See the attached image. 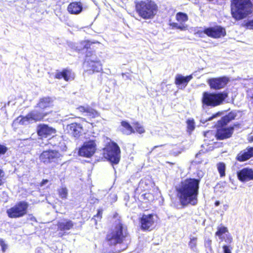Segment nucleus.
Segmentation results:
<instances>
[{
    "mask_svg": "<svg viewBox=\"0 0 253 253\" xmlns=\"http://www.w3.org/2000/svg\"><path fill=\"white\" fill-rule=\"evenodd\" d=\"M200 183V179L187 178L176 188L177 197L183 207L197 204Z\"/></svg>",
    "mask_w": 253,
    "mask_h": 253,
    "instance_id": "obj_1",
    "label": "nucleus"
},
{
    "mask_svg": "<svg viewBox=\"0 0 253 253\" xmlns=\"http://www.w3.org/2000/svg\"><path fill=\"white\" fill-rule=\"evenodd\" d=\"M128 237L127 227L119 219L118 222L107 232L104 242L111 249L112 253H120L124 249H116L115 247L123 244Z\"/></svg>",
    "mask_w": 253,
    "mask_h": 253,
    "instance_id": "obj_2",
    "label": "nucleus"
},
{
    "mask_svg": "<svg viewBox=\"0 0 253 253\" xmlns=\"http://www.w3.org/2000/svg\"><path fill=\"white\" fill-rule=\"evenodd\" d=\"M95 43L89 41H84L81 42V49H86L83 66L85 68L84 71L88 74H92L96 72H99L102 70V65L100 61L97 59L94 52L88 51L91 45Z\"/></svg>",
    "mask_w": 253,
    "mask_h": 253,
    "instance_id": "obj_3",
    "label": "nucleus"
},
{
    "mask_svg": "<svg viewBox=\"0 0 253 253\" xmlns=\"http://www.w3.org/2000/svg\"><path fill=\"white\" fill-rule=\"evenodd\" d=\"M134 4L135 11L144 20L153 19L158 11V6L153 0L136 1Z\"/></svg>",
    "mask_w": 253,
    "mask_h": 253,
    "instance_id": "obj_4",
    "label": "nucleus"
},
{
    "mask_svg": "<svg viewBox=\"0 0 253 253\" xmlns=\"http://www.w3.org/2000/svg\"><path fill=\"white\" fill-rule=\"evenodd\" d=\"M230 7L232 17L240 20L253 12V4L251 0H231Z\"/></svg>",
    "mask_w": 253,
    "mask_h": 253,
    "instance_id": "obj_5",
    "label": "nucleus"
},
{
    "mask_svg": "<svg viewBox=\"0 0 253 253\" xmlns=\"http://www.w3.org/2000/svg\"><path fill=\"white\" fill-rule=\"evenodd\" d=\"M226 92H210L205 91L202 94L201 102L203 107H214L221 105L227 97Z\"/></svg>",
    "mask_w": 253,
    "mask_h": 253,
    "instance_id": "obj_6",
    "label": "nucleus"
},
{
    "mask_svg": "<svg viewBox=\"0 0 253 253\" xmlns=\"http://www.w3.org/2000/svg\"><path fill=\"white\" fill-rule=\"evenodd\" d=\"M62 157V155L58 150L49 149L43 150L40 154L39 160L44 165L51 164L56 166L61 164Z\"/></svg>",
    "mask_w": 253,
    "mask_h": 253,
    "instance_id": "obj_7",
    "label": "nucleus"
},
{
    "mask_svg": "<svg viewBox=\"0 0 253 253\" xmlns=\"http://www.w3.org/2000/svg\"><path fill=\"white\" fill-rule=\"evenodd\" d=\"M104 156L112 165L118 164L121 158V150L118 145L114 141L107 143L103 149Z\"/></svg>",
    "mask_w": 253,
    "mask_h": 253,
    "instance_id": "obj_8",
    "label": "nucleus"
},
{
    "mask_svg": "<svg viewBox=\"0 0 253 253\" xmlns=\"http://www.w3.org/2000/svg\"><path fill=\"white\" fill-rule=\"evenodd\" d=\"M52 112L42 111L39 109H36L29 112L25 117L19 116L17 118L19 120V124L24 125L29 124L30 122H40L43 120L44 118Z\"/></svg>",
    "mask_w": 253,
    "mask_h": 253,
    "instance_id": "obj_9",
    "label": "nucleus"
},
{
    "mask_svg": "<svg viewBox=\"0 0 253 253\" xmlns=\"http://www.w3.org/2000/svg\"><path fill=\"white\" fill-rule=\"evenodd\" d=\"M153 183L149 179L141 181L138 186L137 190L145 192L142 194L141 197L145 202H151L155 200Z\"/></svg>",
    "mask_w": 253,
    "mask_h": 253,
    "instance_id": "obj_10",
    "label": "nucleus"
},
{
    "mask_svg": "<svg viewBox=\"0 0 253 253\" xmlns=\"http://www.w3.org/2000/svg\"><path fill=\"white\" fill-rule=\"evenodd\" d=\"M226 126L222 125L219 120L217 122L215 132V137L217 140H224L231 137L234 132V126L238 127L239 124H235L233 126L228 127H226Z\"/></svg>",
    "mask_w": 253,
    "mask_h": 253,
    "instance_id": "obj_11",
    "label": "nucleus"
},
{
    "mask_svg": "<svg viewBox=\"0 0 253 253\" xmlns=\"http://www.w3.org/2000/svg\"><path fill=\"white\" fill-rule=\"evenodd\" d=\"M96 150L95 141L93 140L85 142L79 150V155L81 156L90 158Z\"/></svg>",
    "mask_w": 253,
    "mask_h": 253,
    "instance_id": "obj_12",
    "label": "nucleus"
},
{
    "mask_svg": "<svg viewBox=\"0 0 253 253\" xmlns=\"http://www.w3.org/2000/svg\"><path fill=\"white\" fill-rule=\"evenodd\" d=\"M155 220L154 214H143L139 219L140 227L143 231H151L154 225Z\"/></svg>",
    "mask_w": 253,
    "mask_h": 253,
    "instance_id": "obj_13",
    "label": "nucleus"
},
{
    "mask_svg": "<svg viewBox=\"0 0 253 253\" xmlns=\"http://www.w3.org/2000/svg\"><path fill=\"white\" fill-rule=\"evenodd\" d=\"M175 19L179 24L176 22L170 23L169 25L172 29H178L181 31L187 30V26L183 24L188 20V16L186 13L182 12H177L175 15Z\"/></svg>",
    "mask_w": 253,
    "mask_h": 253,
    "instance_id": "obj_14",
    "label": "nucleus"
},
{
    "mask_svg": "<svg viewBox=\"0 0 253 253\" xmlns=\"http://www.w3.org/2000/svg\"><path fill=\"white\" fill-rule=\"evenodd\" d=\"M75 74L69 68H63L61 70H56L54 78L57 80L63 79L65 82H69L75 79Z\"/></svg>",
    "mask_w": 253,
    "mask_h": 253,
    "instance_id": "obj_15",
    "label": "nucleus"
},
{
    "mask_svg": "<svg viewBox=\"0 0 253 253\" xmlns=\"http://www.w3.org/2000/svg\"><path fill=\"white\" fill-rule=\"evenodd\" d=\"M228 82V78L225 76L211 78L207 81L210 88L214 90L223 88Z\"/></svg>",
    "mask_w": 253,
    "mask_h": 253,
    "instance_id": "obj_16",
    "label": "nucleus"
},
{
    "mask_svg": "<svg viewBox=\"0 0 253 253\" xmlns=\"http://www.w3.org/2000/svg\"><path fill=\"white\" fill-rule=\"evenodd\" d=\"M207 32L208 37L213 39H219L224 37L226 35V31L225 28L219 26L215 25L213 27H207Z\"/></svg>",
    "mask_w": 253,
    "mask_h": 253,
    "instance_id": "obj_17",
    "label": "nucleus"
},
{
    "mask_svg": "<svg viewBox=\"0 0 253 253\" xmlns=\"http://www.w3.org/2000/svg\"><path fill=\"white\" fill-rule=\"evenodd\" d=\"M238 179L243 182L253 180V169L249 168H244L237 171Z\"/></svg>",
    "mask_w": 253,
    "mask_h": 253,
    "instance_id": "obj_18",
    "label": "nucleus"
},
{
    "mask_svg": "<svg viewBox=\"0 0 253 253\" xmlns=\"http://www.w3.org/2000/svg\"><path fill=\"white\" fill-rule=\"evenodd\" d=\"M56 130L46 124H40L38 126L37 133L41 138H46L47 136L54 134Z\"/></svg>",
    "mask_w": 253,
    "mask_h": 253,
    "instance_id": "obj_19",
    "label": "nucleus"
},
{
    "mask_svg": "<svg viewBox=\"0 0 253 253\" xmlns=\"http://www.w3.org/2000/svg\"><path fill=\"white\" fill-rule=\"evenodd\" d=\"M66 128L68 133L76 138H79L82 135L84 130L82 125L77 123L68 125Z\"/></svg>",
    "mask_w": 253,
    "mask_h": 253,
    "instance_id": "obj_20",
    "label": "nucleus"
},
{
    "mask_svg": "<svg viewBox=\"0 0 253 253\" xmlns=\"http://www.w3.org/2000/svg\"><path fill=\"white\" fill-rule=\"evenodd\" d=\"M53 101L51 97L49 96L43 97L41 98L36 105V109H39L42 111H46L48 109L53 106Z\"/></svg>",
    "mask_w": 253,
    "mask_h": 253,
    "instance_id": "obj_21",
    "label": "nucleus"
},
{
    "mask_svg": "<svg viewBox=\"0 0 253 253\" xmlns=\"http://www.w3.org/2000/svg\"><path fill=\"white\" fill-rule=\"evenodd\" d=\"M67 11L71 14L78 15L83 10V4L80 1H72L67 6Z\"/></svg>",
    "mask_w": 253,
    "mask_h": 253,
    "instance_id": "obj_22",
    "label": "nucleus"
},
{
    "mask_svg": "<svg viewBox=\"0 0 253 253\" xmlns=\"http://www.w3.org/2000/svg\"><path fill=\"white\" fill-rule=\"evenodd\" d=\"M192 78L191 75L184 77L180 74H177L175 77L174 84L177 87L184 88Z\"/></svg>",
    "mask_w": 253,
    "mask_h": 253,
    "instance_id": "obj_23",
    "label": "nucleus"
},
{
    "mask_svg": "<svg viewBox=\"0 0 253 253\" xmlns=\"http://www.w3.org/2000/svg\"><path fill=\"white\" fill-rule=\"evenodd\" d=\"M246 150L240 151L237 154L236 159L238 161L245 162L253 157V147H248Z\"/></svg>",
    "mask_w": 253,
    "mask_h": 253,
    "instance_id": "obj_24",
    "label": "nucleus"
},
{
    "mask_svg": "<svg viewBox=\"0 0 253 253\" xmlns=\"http://www.w3.org/2000/svg\"><path fill=\"white\" fill-rule=\"evenodd\" d=\"M226 233H228V230L227 228L222 225H220L217 227V231L215 233V235L218 237L221 241H224L227 243H230L232 241V238L231 236L229 235L227 236L226 239L223 237V235L226 234Z\"/></svg>",
    "mask_w": 253,
    "mask_h": 253,
    "instance_id": "obj_25",
    "label": "nucleus"
},
{
    "mask_svg": "<svg viewBox=\"0 0 253 253\" xmlns=\"http://www.w3.org/2000/svg\"><path fill=\"white\" fill-rule=\"evenodd\" d=\"M56 225L58 231H64L73 228L74 223L70 219H64L63 221H58Z\"/></svg>",
    "mask_w": 253,
    "mask_h": 253,
    "instance_id": "obj_26",
    "label": "nucleus"
},
{
    "mask_svg": "<svg viewBox=\"0 0 253 253\" xmlns=\"http://www.w3.org/2000/svg\"><path fill=\"white\" fill-rule=\"evenodd\" d=\"M120 131L122 134L126 135H129L134 133L133 127L126 121H122L121 122Z\"/></svg>",
    "mask_w": 253,
    "mask_h": 253,
    "instance_id": "obj_27",
    "label": "nucleus"
},
{
    "mask_svg": "<svg viewBox=\"0 0 253 253\" xmlns=\"http://www.w3.org/2000/svg\"><path fill=\"white\" fill-rule=\"evenodd\" d=\"M28 204L25 201L20 202L17 204V217H22L27 212Z\"/></svg>",
    "mask_w": 253,
    "mask_h": 253,
    "instance_id": "obj_28",
    "label": "nucleus"
},
{
    "mask_svg": "<svg viewBox=\"0 0 253 253\" xmlns=\"http://www.w3.org/2000/svg\"><path fill=\"white\" fill-rule=\"evenodd\" d=\"M236 116V114L233 112H230L228 115L222 117L219 121L222 125H227L232 120L235 119Z\"/></svg>",
    "mask_w": 253,
    "mask_h": 253,
    "instance_id": "obj_29",
    "label": "nucleus"
},
{
    "mask_svg": "<svg viewBox=\"0 0 253 253\" xmlns=\"http://www.w3.org/2000/svg\"><path fill=\"white\" fill-rule=\"evenodd\" d=\"M186 131L189 134H191L195 128V122L194 119L193 118L188 119L186 120Z\"/></svg>",
    "mask_w": 253,
    "mask_h": 253,
    "instance_id": "obj_30",
    "label": "nucleus"
},
{
    "mask_svg": "<svg viewBox=\"0 0 253 253\" xmlns=\"http://www.w3.org/2000/svg\"><path fill=\"white\" fill-rule=\"evenodd\" d=\"M133 125L134 126V133H137L141 134L145 132V129L144 127L142 125H141L138 122H134L133 123Z\"/></svg>",
    "mask_w": 253,
    "mask_h": 253,
    "instance_id": "obj_31",
    "label": "nucleus"
},
{
    "mask_svg": "<svg viewBox=\"0 0 253 253\" xmlns=\"http://www.w3.org/2000/svg\"><path fill=\"white\" fill-rule=\"evenodd\" d=\"M216 166L220 176L221 177L225 176L226 169L225 164L223 162H219L217 164Z\"/></svg>",
    "mask_w": 253,
    "mask_h": 253,
    "instance_id": "obj_32",
    "label": "nucleus"
},
{
    "mask_svg": "<svg viewBox=\"0 0 253 253\" xmlns=\"http://www.w3.org/2000/svg\"><path fill=\"white\" fill-rule=\"evenodd\" d=\"M86 115L90 119H94L99 117L100 114L96 110L89 107Z\"/></svg>",
    "mask_w": 253,
    "mask_h": 253,
    "instance_id": "obj_33",
    "label": "nucleus"
},
{
    "mask_svg": "<svg viewBox=\"0 0 253 253\" xmlns=\"http://www.w3.org/2000/svg\"><path fill=\"white\" fill-rule=\"evenodd\" d=\"M59 196L62 199H66L68 196V190L65 187H62L57 190Z\"/></svg>",
    "mask_w": 253,
    "mask_h": 253,
    "instance_id": "obj_34",
    "label": "nucleus"
},
{
    "mask_svg": "<svg viewBox=\"0 0 253 253\" xmlns=\"http://www.w3.org/2000/svg\"><path fill=\"white\" fill-rule=\"evenodd\" d=\"M204 136L206 137V141H211L214 140V137H215V133L213 130H208L204 132Z\"/></svg>",
    "mask_w": 253,
    "mask_h": 253,
    "instance_id": "obj_35",
    "label": "nucleus"
},
{
    "mask_svg": "<svg viewBox=\"0 0 253 253\" xmlns=\"http://www.w3.org/2000/svg\"><path fill=\"white\" fill-rule=\"evenodd\" d=\"M102 214L103 210L101 209H98L97 213L93 216L92 219L94 220L95 224H97L98 221H100L101 219Z\"/></svg>",
    "mask_w": 253,
    "mask_h": 253,
    "instance_id": "obj_36",
    "label": "nucleus"
},
{
    "mask_svg": "<svg viewBox=\"0 0 253 253\" xmlns=\"http://www.w3.org/2000/svg\"><path fill=\"white\" fill-rule=\"evenodd\" d=\"M6 212L9 217H16V206H14L9 209H7Z\"/></svg>",
    "mask_w": 253,
    "mask_h": 253,
    "instance_id": "obj_37",
    "label": "nucleus"
},
{
    "mask_svg": "<svg viewBox=\"0 0 253 253\" xmlns=\"http://www.w3.org/2000/svg\"><path fill=\"white\" fill-rule=\"evenodd\" d=\"M197 238L195 237H193L192 238H190V240L188 243V245L190 249H194L197 247Z\"/></svg>",
    "mask_w": 253,
    "mask_h": 253,
    "instance_id": "obj_38",
    "label": "nucleus"
},
{
    "mask_svg": "<svg viewBox=\"0 0 253 253\" xmlns=\"http://www.w3.org/2000/svg\"><path fill=\"white\" fill-rule=\"evenodd\" d=\"M207 30L208 28H206L204 30H199L196 32L195 34L200 38L204 37L205 35H206L207 36H208V34L207 32Z\"/></svg>",
    "mask_w": 253,
    "mask_h": 253,
    "instance_id": "obj_39",
    "label": "nucleus"
},
{
    "mask_svg": "<svg viewBox=\"0 0 253 253\" xmlns=\"http://www.w3.org/2000/svg\"><path fill=\"white\" fill-rule=\"evenodd\" d=\"M244 26L248 29L253 30V19L248 20L244 24Z\"/></svg>",
    "mask_w": 253,
    "mask_h": 253,
    "instance_id": "obj_40",
    "label": "nucleus"
},
{
    "mask_svg": "<svg viewBox=\"0 0 253 253\" xmlns=\"http://www.w3.org/2000/svg\"><path fill=\"white\" fill-rule=\"evenodd\" d=\"M89 108V107H86L84 106H79V107H78L77 109L79 110V112L82 113H87Z\"/></svg>",
    "mask_w": 253,
    "mask_h": 253,
    "instance_id": "obj_41",
    "label": "nucleus"
},
{
    "mask_svg": "<svg viewBox=\"0 0 253 253\" xmlns=\"http://www.w3.org/2000/svg\"><path fill=\"white\" fill-rule=\"evenodd\" d=\"M0 246H1L2 251L4 252L7 249V245L4 243V241L0 239Z\"/></svg>",
    "mask_w": 253,
    "mask_h": 253,
    "instance_id": "obj_42",
    "label": "nucleus"
},
{
    "mask_svg": "<svg viewBox=\"0 0 253 253\" xmlns=\"http://www.w3.org/2000/svg\"><path fill=\"white\" fill-rule=\"evenodd\" d=\"M7 150V148L5 146L0 144V155L5 154Z\"/></svg>",
    "mask_w": 253,
    "mask_h": 253,
    "instance_id": "obj_43",
    "label": "nucleus"
},
{
    "mask_svg": "<svg viewBox=\"0 0 253 253\" xmlns=\"http://www.w3.org/2000/svg\"><path fill=\"white\" fill-rule=\"evenodd\" d=\"M223 250V253H231V249L226 245H224L222 247Z\"/></svg>",
    "mask_w": 253,
    "mask_h": 253,
    "instance_id": "obj_44",
    "label": "nucleus"
},
{
    "mask_svg": "<svg viewBox=\"0 0 253 253\" xmlns=\"http://www.w3.org/2000/svg\"><path fill=\"white\" fill-rule=\"evenodd\" d=\"M211 243L212 241L211 239H208L205 241V245L206 247H208L211 249Z\"/></svg>",
    "mask_w": 253,
    "mask_h": 253,
    "instance_id": "obj_45",
    "label": "nucleus"
},
{
    "mask_svg": "<svg viewBox=\"0 0 253 253\" xmlns=\"http://www.w3.org/2000/svg\"><path fill=\"white\" fill-rule=\"evenodd\" d=\"M3 171L0 169V185L3 182Z\"/></svg>",
    "mask_w": 253,
    "mask_h": 253,
    "instance_id": "obj_46",
    "label": "nucleus"
},
{
    "mask_svg": "<svg viewBox=\"0 0 253 253\" xmlns=\"http://www.w3.org/2000/svg\"><path fill=\"white\" fill-rule=\"evenodd\" d=\"M48 182L47 179H43L40 183V186H42Z\"/></svg>",
    "mask_w": 253,
    "mask_h": 253,
    "instance_id": "obj_47",
    "label": "nucleus"
},
{
    "mask_svg": "<svg viewBox=\"0 0 253 253\" xmlns=\"http://www.w3.org/2000/svg\"><path fill=\"white\" fill-rule=\"evenodd\" d=\"M204 153V152L202 151H199L196 155V158H199L200 156Z\"/></svg>",
    "mask_w": 253,
    "mask_h": 253,
    "instance_id": "obj_48",
    "label": "nucleus"
},
{
    "mask_svg": "<svg viewBox=\"0 0 253 253\" xmlns=\"http://www.w3.org/2000/svg\"><path fill=\"white\" fill-rule=\"evenodd\" d=\"M165 144H162V145H157V146H155L153 147V148H152V150L155 149L156 148H157V147H162V146H165Z\"/></svg>",
    "mask_w": 253,
    "mask_h": 253,
    "instance_id": "obj_49",
    "label": "nucleus"
},
{
    "mask_svg": "<svg viewBox=\"0 0 253 253\" xmlns=\"http://www.w3.org/2000/svg\"><path fill=\"white\" fill-rule=\"evenodd\" d=\"M219 204H220V202H219V201H216L215 202L214 205H215V206L216 207H217V206H219Z\"/></svg>",
    "mask_w": 253,
    "mask_h": 253,
    "instance_id": "obj_50",
    "label": "nucleus"
},
{
    "mask_svg": "<svg viewBox=\"0 0 253 253\" xmlns=\"http://www.w3.org/2000/svg\"><path fill=\"white\" fill-rule=\"evenodd\" d=\"M216 116V115H213L211 118L209 119V120H211V119L214 118Z\"/></svg>",
    "mask_w": 253,
    "mask_h": 253,
    "instance_id": "obj_51",
    "label": "nucleus"
},
{
    "mask_svg": "<svg viewBox=\"0 0 253 253\" xmlns=\"http://www.w3.org/2000/svg\"><path fill=\"white\" fill-rule=\"evenodd\" d=\"M203 161V160H201V161H200L199 162V163H201Z\"/></svg>",
    "mask_w": 253,
    "mask_h": 253,
    "instance_id": "obj_52",
    "label": "nucleus"
},
{
    "mask_svg": "<svg viewBox=\"0 0 253 253\" xmlns=\"http://www.w3.org/2000/svg\"><path fill=\"white\" fill-rule=\"evenodd\" d=\"M251 98H252V99H253V93L252 96H251Z\"/></svg>",
    "mask_w": 253,
    "mask_h": 253,
    "instance_id": "obj_53",
    "label": "nucleus"
}]
</instances>
